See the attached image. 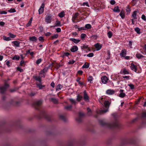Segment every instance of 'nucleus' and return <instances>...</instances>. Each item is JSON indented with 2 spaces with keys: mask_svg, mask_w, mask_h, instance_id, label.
<instances>
[{
  "mask_svg": "<svg viewBox=\"0 0 146 146\" xmlns=\"http://www.w3.org/2000/svg\"><path fill=\"white\" fill-rule=\"evenodd\" d=\"M105 97H102L101 98L100 100V102L101 104L103 105V103H104V107L106 109V110H101V112L104 113H105L108 111V110L109 108L110 103L107 100V99Z\"/></svg>",
  "mask_w": 146,
  "mask_h": 146,
  "instance_id": "obj_1",
  "label": "nucleus"
},
{
  "mask_svg": "<svg viewBox=\"0 0 146 146\" xmlns=\"http://www.w3.org/2000/svg\"><path fill=\"white\" fill-rule=\"evenodd\" d=\"M83 94L84 100L86 102H89V98L86 90L84 91Z\"/></svg>",
  "mask_w": 146,
  "mask_h": 146,
  "instance_id": "obj_2",
  "label": "nucleus"
},
{
  "mask_svg": "<svg viewBox=\"0 0 146 146\" xmlns=\"http://www.w3.org/2000/svg\"><path fill=\"white\" fill-rule=\"evenodd\" d=\"M9 86V85L5 84L3 87H1L0 88L1 92V93H4L6 89Z\"/></svg>",
  "mask_w": 146,
  "mask_h": 146,
  "instance_id": "obj_3",
  "label": "nucleus"
},
{
  "mask_svg": "<svg viewBox=\"0 0 146 146\" xmlns=\"http://www.w3.org/2000/svg\"><path fill=\"white\" fill-rule=\"evenodd\" d=\"M48 70V68L47 67L45 68L43 70H41L39 73L40 74H42V77H44L45 75L44 74Z\"/></svg>",
  "mask_w": 146,
  "mask_h": 146,
  "instance_id": "obj_4",
  "label": "nucleus"
},
{
  "mask_svg": "<svg viewBox=\"0 0 146 146\" xmlns=\"http://www.w3.org/2000/svg\"><path fill=\"white\" fill-rule=\"evenodd\" d=\"M84 116V114L82 113H80L79 114V116L76 119V120L78 122H80L82 120V118Z\"/></svg>",
  "mask_w": 146,
  "mask_h": 146,
  "instance_id": "obj_5",
  "label": "nucleus"
},
{
  "mask_svg": "<svg viewBox=\"0 0 146 146\" xmlns=\"http://www.w3.org/2000/svg\"><path fill=\"white\" fill-rule=\"evenodd\" d=\"M52 17L50 16H47L45 18V21L47 23H50L51 22Z\"/></svg>",
  "mask_w": 146,
  "mask_h": 146,
  "instance_id": "obj_6",
  "label": "nucleus"
},
{
  "mask_svg": "<svg viewBox=\"0 0 146 146\" xmlns=\"http://www.w3.org/2000/svg\"><path fill=\"white\" fill-rule=\"evenodd\" d=\"M108 80V79L107 77L105 76H103L101 78L102 82L104 84H106L107 83Z\"/></svg>",
  "mask_w": 146,
  "mask_h": 146,
  "instance_id": "obj_7",
  "label": "nucleus"
},
{
  "mask_svg": "<svg viewBox=\"0 0 146 146\" xmlns=\"http://www.w3.org/2000/svg\"><path fill=\"white\" fill-rule=\"evenodd\" d=\"M44 3L42 4L41 7L38 10V12L39 14H42L44 11Z\"/></svg>",
  "mask_w": 146,
  "mask_h": 146,
  "instance_id": "obj_8",
  "label": "nucleus"
},
{
  "mask_svg": "<svg viewBox=\"0 0 146 146\" xmlns=\"http://www.w3.org/2000/svg\"><path fill=\"white\" fill-rule=\"evenodd\" d=\"M131 69L132 70L136 72H137V68L133 63H131L130 66Z\"/></svg>",
  "mask_w": 146,
  "mask_h": 146,
  "instance_id": "obj_9",
  "label": "nucleus"
},
{
  "mask_svg": "<svg viewBox=\"0 0 146 146\" xmlns=\"http://www.w3.org/2000/svg\"><path fill=\"white\" fill-rule=\"evenodd\" d=\"M106 124L107 126L110 128H111L115 127H116L117 126V124L116 123H115L113 124H112L109 123H106Z\"/></svg>",
  "mask_w": 146,
  "mask_h": 146,
  "instance_id": "obj_10",
  "label": "nucleus"
},
{
  "mask_svg": "<svg viewBox=\"0 0 146 146\" xmlns=\"http://www.w3.org/2000/svg\"><path fill=\"white\" fill-rule=\"evenodd\" d=\"M94 46L97 51L100 50L101 48L102 47V45L98 43L95 44Z\"/></svg>",
  "mask_w": 146,
  "mask_h": 146,
  "instance_id": "obj_11",
  "label": "nucleus"
},
{
  "mask_svg": "<svg viewBox=\"0 0 146 146\" xmlns=\"http://www.w3.org/2000/svg\"><path fill=\"white\" fill-rule=\"evenodd\" d=\"M123 90L121 89L119 90V92L120 93L119 94V96L121 98H123L125 96V94L123 92Z\"/></svg>",
  "mask_w": 146,
  "mask_h": 146,
  "instance_id": "obj_12",
  "label": "nucleus"
},
{
  "mask_svg": "<svg viewBox=\"0 0 146 146\" xmlns=\"http://www.w3.org/2000/svg\"><path fill=\"white\" fill-rule=\"evenodd\" d=\"M126 54V51L125 49L122 50L120 53V56L122 57H124Z\"/></svg>",
  "mask_w": 146,
  "mask_h": 146,
  "instance_id": "obj_13",
  "label": "nucleus"
},
{
  "mask_svg": "<svg viewBox=\"0 0 146 146\" xmlns=\"http://www.w3.org/2000/svg\"><path fill=\"white\" fill-rule=\"evenodd\" d=\"M78 48L77 46H73L71 48L70 50L71 52H74L78 50Z\"/></svg>",
  "mask_w": 146,
  "mask_h": 146,
  "instance_id": "obj_14",
  "label": "nucleus"
},
{
  "mask_svg": "<svg viewBox=\"0 0 146 146\" xmlns=\"http://www.w3.org/2000/svg\"><path fill=\"white\" fill-rule=\"evenodd\" d=\"M70 41L73 42L74 43L77 44L79 42L80 40L79 39H77L74 38H70Z\"/></svg>",
  "mask_w": 146,
  "mask_h": 146,
  "instance_id": "obj_15",
  "label": "nucleus"
},
{
  "mask_svg": "<svg viewBox=\"0 0 146 146\" xmlns=\"http://www.w3.org/2000/svg\"><path fill=\"white\" fill-rule=\"evenodd\" d=\"M29 40L31 41L36 42L37 40L35 36L30 37L29 38Z\"/></svg>",
  "mask_w": 146,
  "mask_h": 146,
  "instance_id": "obj_16",
  "label": "nucleus"
},
{
  "mask_svg": "<svg viewBox=\"0 0 146 146\" xmlns=\"http://www.w3.org/2000/svg\"><path fill=\"white\" fill-rule=\"evenodd\" d=\"M106 93L109 95H112L114 94L115 92L111 90H108L106 92Z\"/></svg>",
  "mask_w": 146,
  "mask_h": 146,
  "instance_id": "obj_17",
  "label": "nucleus"
},
{
  "mask_svg": "<svg viewBox=\"0 0 146 146\" xmlns=\"http://www.w3.org/2000/svg\"><path fill=\"white\" fill-rule=\"evenodd\" d=\"M113 10L115 12L119 13L120 11L119 7L118 6L115 7Z\"/></svg>",
  "mask_w": 146,
  "mask_h": 146,
  "instance_id": "obj_18",
  "label": "nucleus"
},
{
  "mask_svg": "<svg viewBox=\"0 0 146 146\" xmlns=\"http://www.w3.org/2000/svg\"><path fill=\"white\" fill-rule=\"evenodd\" d=\"M78 14L77 13H76L74 16L72 17V21L73 22H75V20L76 18L78 16Z\"/></svg>",
  "mask_w": 146,
  "mask_h": 146,
  "instance_id": "obj_19",
  "label": "nucleus"
},
{
  "mask_svg": "<svg viewBox=\"0 0 146 146\" xmlns=\"http://www.w3.org/2000/svg\"><path fill=\"white\" fill-rule=\"evenodd\" d=\"M119 15L121 16L122 19H123L125 17V13L124 11L122 10L120 12L119 14Z\"/></svg>",
  "mask_w": 146,
  "mask_h": 146,
  "instance_id": "obj_20",
  "label": "nucleus"
},
{
  "mask_svg": "<svg viewBox=\"0 0 146 146\" xmlns=\"http://www.w3.org/2000/svg\"><path fill=\"white\" fill-rule=\"evenodd\" d=\"M20 43L19 42L17 41H15L12 42V43L13 44L17 47L19 46Z\"/></svg>",
  "mask_w": 146,
  "mask_h": 146,
  "instance_id": "obj_21",
  "label": "nucleus"
},
{
  "mask_svg": "<svg viewBox=\"0 0 146 146\" xmlns=\"http://www.w3.org/2000/svg\"><path fill=\"white\" fill-rule=\"evenodd\" d=\"M137 12V11H134L133 12V13L132 15V16L135 19H137V18L136 17Z\"/></svg>",
  "mask_w": 146,
  "mask_h": 146,
  "instance_id": "obj_22",
  "label": "nucleus"
},
{
  "mask_svg": "<svg viewBox=\"0 0 146 146\" xmlns=\"http://www.w3.org/2000/svg\"><path fill=\"white\" fill-rule=\"evenodd\" d=\"M65 15L64 12V11H62L58 15V16L62 18Z\"/></svg>",
  "mask_w": 146,
  "mask_h": 146,
  "instance_id": "obj_23",
  "label": "nucleus"
},
{
  "mask_svg": "<svg viewBox=\"0 0 146 146\" xmlns=\"http://www.w3.org/2000/svg\"><path fill=\"white\" fill-rule=\"evenodd\" d=\"M82 96H80L79 95H78L77 96L76 100L78 102L80 101L82 99Z\"/></svg>",
  "mask_w": 146,
  "mask_h": 146,
  "instance_id": "obj_24",
  "label": "nucleus"
},
{
  "mask_svg": "<svg viewBox=\"0 0 146 146\" xmlns=\"http://www.w3.org/2000/svg\"><path fill=\"white\" fill-rule=\"evenodd\" d=\"M90 64H89L85 63L83 66L82 67L83 68H88Z\"/></svg>",
  "mask_w": 146,
  "mask_h": 146,
  "instance_id": "obj_25",
  "label": "nucleus"
},
{
  "mask_svg": "<svg viewBox=\"0 0 146 146\" xmlns=\"http://www.w3.org/2000/svg\"><path fill=\"white\" fill-rule=\"evenodd\" d=\"M3 39L4 40L8 41L11 40V38L10 37H6L5 36L3 37Z\"/></svg>",
  "mask_w": 146,
  "mask_h": 146,
  "instance_id": "obj_26",
  "label": "nucleus"
},
{
  "mask_svg": "<svg viewBox=\"0 0 146 146\" xmlns=\"http://www.w3.org/2000/svg\"><path fill=\"white\" fill-rule=\"evenodd\" d=\"M57 27H60L61 25L60 24V21H56L55 23V25Z\"/></svg>",
  "mask_w": 146,
  "mask_h": 146,
  "instance_id": "obj_27",
  "label": "nucleus"
},
{
  "mask_svg": "<svg viewBox=\"0 0 146 146\" xmlns=\"http://www.w3.org/2000/svg\"><path fill=\"white\" fill-rule=\"evenodd\" d=\"M135 31L138 34L140 33V29L138 27H136L135 29Z\"/></svg>",
  "mask_w": 146,
  "mask_h": 146,
  "instance_id": "obj_28",
  "label": "nucleus"
},
{
  "mask_svg": "<svg viewBox=\"0 0 146 146\" xmlns=\"http://www.w3.org/2000/svg\"><path fill=\"white\" fill-rule=\"evenodd\" d=\"M107 55L108 56L106 58L107 60L110 59V53L109 51H108L107 52Z\"/></svg>",
  "mask_w": 146,
  "mask_h": 146,
  "instance_id": "obj_29",
  "label": "nucleus"
},
{
  "mask_svg": "<svg viewBox=\"0 0 146 146\" xmlns=\"http://www.w3.org/2000/svg\"><path fill=\"white\" fill-rule=\"evenodd\" d=\"M85 27L87 29H89L92 28V26L90 24H87L85 25Z\"/></svg>",
  "mask_w": 146,
  "mask_h": 146,
  "instance_id": "obj_30",
  "label": "nucleus"
},
{
  "mask_svg": "<svg viewBox=\"0 0 146 146\" xmlns=\"http://www.w3.org/2000/svg\"><path fill=\"white\" fill-rule=\"evenodd\" d=\"M88 80L90 83H91L93 80L92 76H89L88 78Z\"/></svg>",
  "mask_w": 146,
  "mask_h": 146,
  "instance_id": "obj_31",
  "label": "nucleus"
},
{
  "mask_svg": "<svg viewBox=\"0 0 146 146\" xmlns=\"http://www.w3.org/2000/svg\"><path fill=\"white\" fill-rule=\"evenodd\" d=\"M35 78L36 80L40 82H41V80L39 76H36L35 77Z\"/></svg>",
  "mask_w": 146,
  "mask_h": 146,
  "instance_id": "obj_32",
  "label": "nucleus"
},
{
  "mask_svg": "<svg viewBox=\"0 0 146 146\" xmlns=\"http://www.w3.org/2000/svg\"><path fill=\"white\" fill-rule=\"evenodd\" d=\"M69 100L72 104H76V102L75 100L70 99Z\"/></svg>",
  "mask_w": 146,
  "mask_h": 146,
  "instance_id": "obj_33",
  "label": "nucleus"
},
{
  "mask_svg": "<svg viewBox=\"0 0 146 146\" xmlns=\"http://www.w3.org/2000/svg\"><path fill=\"white\" fill-rule=\"evenodd\" d=\"M62 88V86L60 84H59L57 86L56 90V91H58L59 90H60Z\"/></svg>",
  "mask_w": 146,
  "mask_h": 146,
  "instance_id": "obj_34",
  "label": "nucleus"
},
{
  "mask_svg": "<svg viewBox=\"0 0 146 146\" xmlns=\"http://www.w3.org/2000/svg\"><path fill=\"white\" fill-rule=\"evenodd\" d=\"M108 36L109 38H111L112 36V32L110 31L108 33Z\"/></svg>",
  "mask_w": 146,
  "mask_h": 146,
  "instance_id": "obj_35",
  "label": "nucleus"
},
{
  "mask_svg": "<svg viewBox=\"0 0 146 146\" xmlns=\"http://www.w3.org/2000/svg\"><path fill=\"white\" fill-rule=\"evenodd\" d=\"M136 56L138 58H141L143 57V56L140 54H136Z\"/></svg>",
  "mask_w": 146,
  "mask_h": 146,
  "instance_id": "obj_36",
  "label": "nucleus"
},
{
  "mask_svg": "<svg viewBox=\"0 0 146 146\" xmlns=\"http://www.w3.org/2000/svg\"><path fill=\"white\" fill-rule=\"evenodd\" d=\"M72 106L71 105H69L68 106H67L65 107V108L67 110H70L72 108Z\"/></svg>",
  "mask_w": 146,
  "mask_h": 146,
  "instance_id": "obj_37",
  "label": "nucleus"
},
{
  "mask_svg": "<svg viewBox=\"0 0 146 146\" xmlns=\"http://www.w3.org/2000/svg\"><path fill=\"white\" fill-rule=\"evenodd\" d=\"M42 102L41 101H39L36 102V105L37 106H39L41 105Z\"/></svg>",
  "mask_w": 146,
  "mask_h": 146,
  "instance_id": "obj_38",
  "label": "nucleus"
},
{
  "mask_svg": "<svg viewBox=\"0 0 146 146\" xmlns=\"http://www.w3.org/2000/svg\"><path fill=\"white\" fill-rule=\"evenodd\" d=\"M9 35L10 36V37L11 38H14L16 37V35H13V34H12L11 33H9Z\"/></svg>",
  "mask_w": 146,
  "mask_h": 146,
  "instance_id": "obj_39",
  "label": "nucleus"
},
{
  "mask_svg": "<svg viewBox=\"0 0 146 146\" xmlns=\"http://www.w3.org/2000/svg\"><path fill=\"white\" fill-rule=\"evenodd\" d=\"M42 61V60L41 58L37 60L36 63L37 64H39Z\"/></svg>",
  "mask_w": 146,
  "mask_h": 146,
  "instance_id": "obj_40",
  "label": "nucleus"
},
{
  "mask_svg": "<svg viewBox=\"0 0 146 146\" xmlns=\"http://www.w3.org/2000/svg\"><path fill=\"white\" fill-rule=\"evenodd\" d=\"M51 100L55 104L57 103L58 102L57 100L55 98H52L51 99Z\"/></svg>",
  "mask_w": 146,
  "mask_h": 146,
  "instance_id": "obj_41",
  "label": "nucleus"
},
{
  "mask_svg": "<svg viewBox=\"0 0 146 146\" xmlns=\"http://www.w3.org/2000/svg\"><path fill=\"white\" fill-rule=\"evenodd\" d=\"M123 72L124 74H129V72L125 69H123Z\"/></svg>",
  "mask_w": 146,
  "mask_h": 146,
  "instance_id": "obj_42",
  "label": "nucleus"
},
{
  "mask_svg": "<svg viewBox=\"0 0 146 146\" xmlns=\"http://www.w3.org/2000/svg\"><path fill=\"white\" fill-rule=\"evenodd\" d=\"M8 11L10 13H14L16 12V11L15 9L12 8L9 10Z\"/></svg>",
  "mask_w": 146,
  "mask_h": 146,
  "instance_id": "obj_43",
  "label": "nucleus"
},
{
  "mask_svg": "<svg viewBox=\"0 0 146 146\" xmlns=\"http://www.w3.org/2000/svg\"><path fill=\"white\" fill-rule=\"evenodd\" d=\"M87 111L88 114L89 115H90L91 114V111L90 109L89 108H87Z\"/></svg>",
  "mask_w": 146,
  "mask_h": 146,
  "instance_id": "obj_44",
  "label": "nucleus"
},
{
  "mask_svg": "<svg viewBox=\"0 0 146 146\" xmlns=\"http://www.w3.org/2000/svg\"><path fill=\"white\" fill-rule=\"evenodd\" d=\"M94 56V54L93 53H90L87 55V56L90 57H91Z\"/></svg>",
  "mask_w": 146,
  "mask_h": 146,
  "instance_id": "obj_45",
  "label": "nucleus"
},
{
  "mask_svg": "<svg viewBox=\"0 0 146 146\" xmlns=\"http://www.w3.org/2000/svg\"><path fill=\"white\" fill-rule=\"evenodd\" d=\"M58 37V35L57 34H55L52 36V38L53 39L55 38H57Z\"/></svg>",
  "mask_w": 146,
  "mask_h": 146,
  "instance_id": "obj_46",
  "label": "nucleus"
},
{
  "mask_svg": "<svg viewBox=\"0 0 146 146\" xmlns=\"http://www.w3.org/2000/svg\"><path fill=\"white\" fill-rule=\"evenodd\" d=\"M20 59V57L19 56H15L13 58V59L19 60Z\"/></svg>",
  "mask_w": 146,
  "mask_h": 146,
  "instance_id": "obj_47",
  "label": "nucleus"
},
{
  "mask_svg": "<svg viewBox=\"0 0 146 146\" xmlns=\"http://www.w3.org/2000/svg\"><path fill=\"white\" fill-rule=\"evenodd\" d=\"M128 85L131 89H134V86L133 84H128Z\"/></svg>",
  "mask_w": 146,
  "mask_h": 146,
  "instance_id": "obj_48",
  "label": "nucleus"
},
{
  "mask_svg": "<svg viewBox=\"0 0 146 146\" xmlns=\"http://www.w3.org/2000/svg\"><path fill=\"white\" fill-rule=\"evenodd\" d=\"M38 40L40 41H43L44 40V39L43 37L40 36L38 38Z\"/></svg>",
  "mask_w": 146,
  "mask_h": 146,
  "instance_id": "obj_49",
  "label": "nucleus"
},
{
  "mask_svg": "<svg viewBox=\"0 0 146 146\" xmlns=\"http://www.w3.org/2000/svg\"><path fill=\"white\" fill-rule=\"evenodd\" d=\"M75 62V61L73 60H71L69 61L68 63L69 64H74Z\"/></svg>",
  "mask_w": 146,
  "mask_h": 146,
  "instance_id": "obj_50",
  "label": "nucleus"
},
{
  "mask_svg": "<svg viewBox=\"0 0 146 146\" xmlns=\"http://www.w3.org/2000/svg\"><path fill=\"white\" fill-rule=\"evenodd\" d=\"M131 11V10L129 7V6H128L126 8V11L127 12H130Z\"/></svg>",
  "mask_w": 146,
  "mask_h": 146,
  "instance_id": "obj_51",
  "label": "nucleus"
},
{
  "mask_svg": "<svg viewBox=\"0 0 146 146\" xmlns=\"http://www.w3.org/2000/svg\"><path fill=\"white\" fill-rule=\"evenodd\" d=\"M32 23V21L30 20L28 23H27L26 25V26L27 27L31 25Z\"/></svg>",
  "mask_w": 146,
  "mask_h": 146,
  "instance_id": "obj_52",
  "label": "nucleus"
},
{
  "mask_svg": "<svg viewBox=\"0 0 146 146\" xmlns=\"http://www.w3.org/2000/svg\"><path fill=\"white\" fill-rule=\"evenodd\" d=\"M86 36V34L84 33H82L81 35V37L83 39L85 38Z\"/></svg>",
  "mask_w": 146,
  "mask_h": 146,
  "instance_id": "obj_53",
  "label": "nucleus"
},
{
  "mask_svg": "<svg viewBox=\"0 0 146 146\" xmlns=\"http://www.w3.org/2000/svg\"><path fill=\"white\" fill-rule=\"evenodd\" d=\"M7 13V12L5 11H0V14H6Z\"/></svg>",
  "mask_w": 146,
  "mask_h": 146,
  "instance_id": "obj_54",
  "label": "nucleus"
},
{
  "mask_svg": "<svg viewBox=\"0 0 146 146\" xmlns=\"http://www.w3.org/2000/svg\"><path fill=\"white\" fill-rule=\"evenodd\" d=\"M141 18L144 21H145L146 20L145 16L144 15H142Z\"/></svg>",
  "mask_w": 146,
  "mask_h": 146,
  "instance_id": "obj_55",
  "label": "nucleus"
},
{
  "mask_svg": "<svg viewBox=\"0 0 146 146\" xmlns=\"http://www.w3.org/2000/svg\"><path fill=\"white\" fill-rule=\"evenodd\" d=\"M142 116L143 117H146V111L143 112V113Z\"/></svg>",
  "mask_w": 146,
  "mask_h": 146,
  "instance_id": "obj_56",
  "label": "nucleus"
},
{
  "mask_svg": "<svg viewBox=\"0 0 146 146\" xmlns=\"http://www.w3.org/2000/svg\"><path fill=\"white\" fill-rule=\"evenodd\" d=\"M6 64L8 67H9L11 65L9 60H8L6 62Z\"/></svg>",
  "mask_w": 146,
  "mask_h": 146,
  "instance_id": "obj_57",
  "label": "nucleus"
},
{
  "mask_svg": "<svg viewBox=\"0 0 146 146\" xmlns=\"http://www.w3.org/2000/svg\"><path fill=\"white\" fill-rule=\"evenodd\" d=\"M115 3V1L114 0H112L110 1V3L112 5H114Z\"/></svg>",
  "mask_w": 146,
  "mask_h": 146,
  "instance_id": "obj_58",
  "label": "nucleus"
},
{
  "mask_svg": "<svg viewBox=\"0 0 146 146\" xmlns=\"http://www.w3.org/2000/svg\"><path fill=\"white\" fill-rule=\"evenodd\" d=\"M61 31V29L60 28H58L56 29V31L57 33H59Z\"/></svg>",
  "mask_w": 146,
  "mask_h": 146,
  "instance_id": "obj_59",
  "label": "nucleus"
},
{
  "mask_svg": "<svg viewBox=\"0 0 146 146\" xmlns=\"http://www.w3.org/2000/svg\"><path fill=\"white\" fill-rule=\"evenodd\" d=\"M51 34V33L50 32H47L45 33V35L46 36H49Z\"/></svg>",
  "mask_w": 146,
  "mask_h": 146,
  "instance_id": "obj_60",
  "label": "nucleus"
},
{
  "mask_svg": "<svg viewBox=\"0 0 146 146\" xmlns=\"http://www.w3.org/2000/svg\"><path fill=\"white\" fill-rule=\"evenodd\" d=\"M5 24V23L3 21H0V25L3 26Z\"/></svg>",
  "mask_w": 146,
  "mask_h": 146,
  "instance_id": "obj_61",
  "label": "nucleus"
},
{
  "mask_svg": "<svg viewBox=\"0 0 146 146\" xmlns=\"http://www.w3.org/2000/svg\"><path fill=\"white\" fill-rule=\"evenodd\" d=\"M123 78H126V79H129V76H124L123 77Z\"/></svg>",
  "mask_w": 146,
  "mask_h": 146,
  "instance_id": "obj_62",
  "label": "nucleus"
},
{
  "mask_svg": "<svg viewBox=\"0 0 146 146\" xmlns=\"http://www.w3.org/2000/svg\"><path fill=\"white\" fill-rule=\"evenodd\" d=\"M60 117L61 119L63 120H64L65 117H64V116H63V115H60Z\"/></svg>",
  "mask_w": 146,
  "mask_h": 146,
  "instance_id": "obj_63",
  "label": "nucleus"
},
{
  "mask_svg": "<svg viewBox=\"0 0 146 146\" xmlns=\"http://www.w3.org/2000/svg\"><path fill=\"white\" fill-rule=\"evenodd\" d=\"M129 46L131 48H132V42L131 41H129Z\"/></svg>",
  "mask_w": 146,
  "mask_h": 146,
  "instance_id": "obj_64",
  "label": "nucleus"
}]
</instances>
